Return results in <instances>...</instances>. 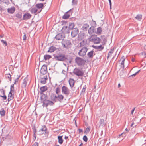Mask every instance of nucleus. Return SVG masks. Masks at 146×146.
Returning <instances> with one entry per match:
<instances>
[{"label":"nucleus","mask_w":146,"mask_h":146,"mask_svg":"<svg viewBox=\"0 0 146 146\" xmlns=\"http://www.w3.org/2000/svg\"><path fill=\"white\" fill-rule=\"evenodd\" d=\"M0 114L2 116H4L5 114V111L3 109H1L0 111Z\"/></svg>","instance_id":"obj_38"},{"label":"nucleus","mask_w":146,"mask_h":146,"mask_svg":"<svg viewBox=\"0 0 146 146\" xmlns=\"http://www.w3.org/2000/svg\"><path fill=\"white\" fill-rule=\"evenodd\" d=\"M137 74V72H136L135 73L131 75H130V76H129V77H130L131 76H136Z\"/></svg>","instance_id":"obj_56"},{"label":"nucleus","mask_w":146,"mask_h":146,"mask_svg":"<svg viewBox=\"0 0 146 146\" xmlns=\"http://www.w3.org/2000/svg\"><path fill=\"white\" fill-rule=\"evenodd\" d=\"M75 61L76 62L79 66L84 65V60L79 57H76Z\"/></svg>","instance_id":"obj_6"},{"label":"nucleus","mask_w":146,"mask_h":146,"mask_svg":"<svg viewBox=\"0 0 146 146\" xmlns=\"http://www.w3.org/2000/svg\"><path fill=\"white\" fill-rule=\"evenodd\" d=\"M5 77L6 78H8L9 79V80L11 81V76L10 74H6L5 75Z\"/></svg>","instance_id":"obj_36"},{"label":"nucleus","mask_w":146,"mask_h":146,"mask_svg":"<svg viewBox=\"0 0 146 146\" xmlns=\"http://www.w3.org/2000/svg\"><path fill=\"white\" fill-rule=\"evenodd\" d=\"M48 78L46 76H45L41 78L40 80V82L43 84H45L46 83V80Z\"/></svg>","instance_id":"obj_25"},{"label":"nucleus","mask_w":146,"mask_h":146,"mask_svg":"<svg viewBox=\"0 0 146 146\" xmlns=\"http://www.w3.org/2000/svg\"><path fill=\"white\" fill-rule=\"evenodd\" d=\"M72 4L73 5H76L77 3V0H72Z\"/></svg>","instance_id":"obj_47"},{"label":"nucleus","mask_w":146,"mask_h":146,"mask_svg":"<svg viewBox=\"0 0 146 146\" xmlns=\"http://www.w3.org/2000/svg\"><path fill=\"white\" fill-rule=\"evenodd\" d=\"M83 139L84 141L86 142H87L88 141V138L87 137L86 135L84 136Z\"/></svg>","instance_id":"obj_46"},{"label":"nucleus","mask_w":146,"mask_h":146,"mask_svg":"<svg viewBox=\"0 0 146 146\" xmlns=\"http://www.w3.org/2000/svg\"><path fill=\"white\" fill-rule=\"evenodd\" d=\"M55 50V47L53 46H51L50 47L48 52H53Z\"/></svg>","instance_id":"obj_35"},{"label":"nucleus","mask_w":146,"mask_h":146,"mask_svg":"<svg viewBox=\"0 0 146 146\" xmlns=\"http://www.w3.org/2000/svg\"><path fill=\"white\" fill-rule=\"evenodd\" d=\"M16 17L19 19L21 18L22 17V13H17L16 14Z\"/></svg>","instance_id":"obj_41"},{"label":"nucleus","mask_w":146,"mask_h":146,"mask_svg":"<svg viewBox=\"0 0 146 146\" xmlns=\"http://www.w3.org/2000/svg\"><path fill=\"white\" fill-rule=\"evenodd\" d=\"M28 80V78L27 77H26L23 80V84L22 85V87L23 88H25L27 84V81Z\"/></svg>","instance_id":"obj_18"},{"label":"nucleus","mask_w":146,"mask_h":146,"mask_svg":"<svg viewBox=\"0 0 146 146\" xmlns=\"http://www.w3.org/2000/svg\"><path fill=\"white\" fill-rule=\"evenodd\" d=\"M120 76H122L123 75V70H121L120 71Z\"/></svg>","instance_id":"obj_57"},{"label":"nucleus","mask_w":146,"mask_h":146,"mask_svg":"<svg viewBox=\"0 0 146 146\" xmlns=\"http://www.w3.org/2000/svg\"><path fill=\"white\" fill-rule=\"evenodd\" d=\"M79 30L77 28H74L72 30L71 32V36L72 37H75L78 34Z\"/></svg>","instance_id":"obj_8"},{"label":"nucleus","mask_w":146,"mask_h":146,"mask_svg":"<svg viewBox=\"0 0 146 146\" xmlns=\"http://www.w3.org/2000/svg\"><path fill=\"white\" fill-rule=\"evenodd\" d=\"M84 33H80L78 35V38L79 39H82L84 38Z\"/></svg>","instance_id":"obj_37"},{"label":"nucleus","mask_w":146,"mask_h":146,"mask_svg":"<svg viewBox=\"0 0 146 146\" xmlns=\"http://www.w3.org/2000/svg\"><path fill=\"white\" fill-rule=\"evenodd\" d=\"M60 92V89L58 87L56 88V94H58Z\"/></svg>","instance_id":"obj_50"},{"label":"nucleus","mask_w":146,"mask_h":146,"mask_svg":"<svg viewBox=\"0 0 146 146\" xmlns=\"http://www.w3.org/2000/svg\"><path fill=\"white\" fill-rule=\"evenodd\" d=\"M38 10L36 8H32L31 10L32 13H34L35 15H36L37 12L38 13Z\"/></svg>","instance_id":"obj_26"},{"label":"nucleus","mask_w":146,"mask_h":146,"mask_svg":"<svg viewBox=\"0 0 146 146\" xmlns=\"http://www.w3.org/2000/svg\"><path fill=\"white\" fill-rule=\"evenodd\" d=\"M38 143L36 142L34 143L32 146H38Z\"/></svg>","instance_id":"obj_53"},{"label":"nucleus","mask_w":146,"mask_h":146,"mask_svg":"<svg viewBox=\"0 0 146 146\" xmlns=\"http://www.w3.org/2000/svg\"><path fill=\"white\" fill-rule=\"evenodd\" d=\"M74 23H69V27H68L69 29L70 30L74 29Z\"/></svg>","instance_id":"obj_32"},{"label":"nucleus","mask_w":146,"mask_h":146,"mask_svg":"<svg viewBox=\"0 0 146 146\" xmlns=\"http://www.w3.org/2000/svg\"><path fill=\"white\" fill-rule=\"evenodd\" d=\"M73 73L75 75L78 76H82L84 74V72L82 69L80 68H75Z\"/></svg>","instance_id":"obj_2"},{"label":"nucleus","mask_w":146,"mask_h":146,"mask_svg":"<svg viewBox=\"0 0 146 146\" xmlns=\"http://www.w3.org/2000/svg\"><path fill=\"white\" fill-rule=\"evenodd\" d=\"M62 45L63 47H64V48H68V47H67L66 46V45L65 44V43H62Z\"/></svg>","instance_id":"obj_54"},{"label":"nucleus","mask_w":146,"mask_h":146,"mask_svg":"<svg viewBox=\"0 0 146 146\" xmlns=\"http://www.w3.org/2000/svg\"><path fill=\"white\" fill-rule=\"evenodd\" d=\"M90 131V129L89 128H87L86 129V130L85 131V133L86 134H87Z\"/></svg>","instance_id":"obj_45"},{"label":"nucleus","mask_w":146,"mask_h":146,"mask_svg":"<svg viewBox=\"0 0 146 146\" xmlns=\"http://www.w3.org/2000/svg\"><path fill=\"white\" fill-rule=\"evenodd\" d=\"M24 35L23 37V40H26V34L25 33H23Z\"/></svg>","instance_id":"obj_55"},{"label":"nucleus","mask_w":146,"mask_h":146,"mask_svg":"<svg viewBox=\"0 0 146 146\" xmlns=\"http://www.w3.org/2000/svg\"><path fill=\"white\" fill-rule=\"evenodd\" d=\"M134 109L133 110L131 111V114H133L134 111Z\"/></svg>","instance_id":"obj_63"},{"label":"nucleus","mask_w":146,"mask_h":146,"mask_svg":"<svg viewBox=\"0 0 146 146\" xmlns=\"http://www.w3.org/2000/svg\"><path fill=\"white\" fill-rule=\"evenodd\" d=\"M64 43L66 46L67 47H68V48H69L70 47V45H71V42L68 40H65Z\"/></svg>","instance_id":"obj_31"},{"label":"nucleus","mask_w":146,"mask_h":146,"mask_svg":"<svg viewBox=\"0 0 146 146\" xmlns=\"http://www.w3.org/2000/svg\"><path fill=\"white\" fill-rule=\"evenodd\" d=\"M13 92H14L10 91L9 92L8 94V98L7 99L8 102L10 101L13 98L14 96L12 94V93Z\"/></svg>","instance_id":"obj_16"},{"label":"nucleus","mask_w":146,"mask_h":146,"mask_svg":"<svg viewBox=\"0 0 146 146\" xmlns=\"http://www.w3.org/2000/svg\"><path fill=\"white\" fill-rule=\"evenodd\" d=\"M89 39L90 41L92 42L95 44L100 43L101 41V39L98 37H96V35L94 37L93 36H92L89 38Z\"/></svg>","instance_id":"obj_4"},{"label":"nucleus","mask_w":146,"mask_h":146,"mask_svg":"<svg viewBox=\"0 0 146 146\" xmlns=\"http://www.w3.org/2000/svg\"><path fill=\"white\" fill-rule=\"evenodd\" d=\"M47 72V66L46 65H43L40 70V73L43 75L46 74Z\"/></svg>","instance_id":"obj_10"},{"label":"nucleus","mask_w":146,"mask_h":146,"mask_svg":"<svg viewBox=\"0 0 146 146\" xmlns=\"http://www.w3.org/2000/svg\"><path fill=\"white\" fill-rule=\"evenodd\" d=\"M41 102L43 103V105L44 106L47 107L48 106H52L54 104L52 101L47 100L46 98H43L41 97Z\"/></svg>","instance_id":"obj_1"},{"label":"nucleus","mask_w":146,"mask_h":146,"mask_svg":"<svg viewBox=\"0 0 146 146\" xmlns=\"http://www.w3.org/2000/svg\"><path fill=\"white\" fill-rule=\"evenodd\" d=\"M89 25L87 24H85L83 25L82 27V29L84 31H86L89 28Z\"/></svg>","instance_id":"obj_28"},{"label":"nucleus","mask_w":146,"mask_h":146,"mask_svg":"<svg viewBox=\"0 0 146 146\" xmlns=\"http://www.w3.org/2000/svg\"><path fill=\"white\" fill-rule=\"evenodd\" d=\"M72 14V12L71 10H70L68 12H67L63 16L62 18L64 19H67Z\"/></svg>","instance_id":"obj_12"},{"label":"nucleus","mask_w":146,"mask_h":146,"mask_svg":"<svg viewBox=\"0 0 146 146\" xmlns=\"http://www.w3.org/2000/svg\"><path fill=\"white\" fill-rule=\"evenodd\" d=\"M68 138V136H65V137H64V139H66V140Z\"/></svg>","instance_id":"obj_62"},{"label":"nucleus","mask_w":146,"mask_h":146,"mask_svg":"<svg viewBox=\"0 0 146 146\" xmlns=\"http://www.w3.org/2000/svg\"><path fill=\"white\" fill-rule=\"evenodd\" d=\"M85 91V89L84 88L82 89V92H84Z\"/></svg>","instance_id":"obj_60"},{"label":"nucleus","mask_w":146,"mask_h":146,"mask_svg":"<svg viewBox=\"0 0 146 146\" xmlns=\"http://www.w3.org/2000/svg\"><path fill=\"white\" fill-rule=\"evenodd\" d=\"M11 92H14V84H13L11 86L10 91Z\"/></svg>","instance_id":"obj_44"},{"label":"nucleus","mask_w":146,"mask_h":146,"mask_svg":"<svg viewBox=\"0 0 146 146\" xmlns=\"http://www.w3.org/2000/svg\"><path fill=\"white\" fill-rule=\"evenodd\" d=\"M54 58L56 60L60 61H64L67 59L65 55L62 54H58L54 56Z\"/></svg>","instance_id":"obj_3"},{"label":"nucleus","mask_w":146,"mask_h":146,"mask_svg":"<svg viewBox=\"0 0 146 146\" xmlns=\"http://www.w3.org/2000/svg\"><path fill=\"white\" fill-rule=\"evenodd\" d=\"M0 91H1V93L3 95V94H5V91L3 89H1L0 90Z\"/></svg>","instance_id":"obj_52"},{"label":"nucleus","mask_w":146,"mask_h":146,"mask_svg":"<svg viewBox=\"0 0 146 146\" xmlns=\"http://www.w3.org/2000/svg\"><path fill=\"white\" fill-rule=\"evenodd\" d=\"M20 76H17V78L16 79H15V82L14 83V84H16V82H18V80L20 78Z\"/></svg>","instance_id":"obj_48"},{"label":"nucleus","mask_w":146,"mask_h":146,"mask_svg":"<svg viewBox=\"0 0 146 146\" xmlns=\"http://www.w3.org/2000/svg\"><path fill=\"white\" fill-rule=\"evenodd\" d=\"M31 16V15L29 13H25L23 17V20H27L30 19Z\"/></svg>","instance_id":"obj_13"},{"label":"nucleus","mask_w":146,"mask_h":146,"mask_svg":"<svg viewBox=\"0 0 146 146\" xmlns=\"http://www.w3.org/2000/svg\"><path fill=\"white\" fill-rule=\"evenodd\" d=\"M74 80L73 79L70 78L69 80V83L70 87L72 88L74 86Z\"/></svg>","instance_id":"obj_19"},{"label":"nucleus","mask_w":146,"mask_h":146,"mask_svg":"<svg viewBox=\"0 0 146 146\" xmlns=\"http://www.w3.org/2000/svg\"><path fill=\"white\" fill-rule=\"evenodd\" d=\"M62 93L66 95H68L70 93L69 89L66 87L64 86L62 88Z\"/></svg>","instance_id":"obj_7"},{"label":"nucleus","mask_w":146,"mask_h":146,"mask_svg":"<svg viewBox=\"0 0 146 146\" xmlns=\"http://www.w3.org/2000/svg\"><path fill=\"white\" fill-rule=\"evenodd\" d=\"M94 52L93 50H92L90 52H89L87 54V56L89 58H92L93 56V55L94 54Z\"/></svg>","instance_id":"obj_33"},{"label":"nucleus","mask_w":146,"mask_h":146,"mask_svg":"<svg viewBox=\"0 0 146 146\" xmlns=\"http://www.w3.org/2000/svg\"><path fill=\"white\" fill-rule=\"evenodd\" d=\"M102 31V28L101 27L98 28L97 29V33L98 34H100Z\"/></svg>","instance_id":"obj_40"},{"label":"nucleus","mask_w":146,"mask_h":146,"mask_svg":"<svg viewBox=\"0 0 146 146\" xmlns=\"http://www.w3.org/2000/svg\"><path fill=\"white\" fill-rule=\"evenodd\" d=\"M109 1L110 3V5H111V0H109Z\"/></svg>","instance_id":"obj_61"},{"label":"nucleus","mask_w":146,"mask_h":146,"mask_svg":"<svg viewBox=\"0 0 146 146\" xmlns=\"http://www.w3.org/2000/svg\"><path fill=\"white\" fill-rule=\"evenodd\" d=\"M8 136H9V135H7L6 136V137H5V138H6V139H8V138H8Z\"/></svg>","instance_id":"obj_64"},{"label":"nucleus","mask_w":146,"mask_h":146,"mask_svg":"<svg viewBox=\"0 0 146 146\" xmlns=\"http://www.w3.org/2000/svg\"><path fill=\"white\" fill-rule=\"evenodd\" d=\"M51 58V56L49 55H45L44 56V59L47 60Z\"/></svg>","instance_id":"obj_39"},{"label":"nucleus","mask_w":146,"mask_h":146,"mask_svg":"<svg viewBox=\"0 0 146 146\" xmlns=\"http://www.w3.org/2000/svg\"><path fill=\"white\" fill-rule=\"evenodd\" d=\"M64 98V97L61 94L58 95V96H57V99L60 102H61L62 101Z\"/></svg>","instance_id":"obj_22"},{"label":"nucleus","mask_w":146,"mask_h":146,"mask_svg":"<svg viewBox=\"0 0 146 146\" xmlns=\"http://www.w3.org/2000/svg\"><path fill=\"white\" fill-rule=\"evenodd\" d=\"M88 50V49L87 47H83L80 50L78 53V55L80 56H83L86 55Z\"/></svg>","instance_id":"obj_5"},{"label":"nucleus","mask_w":146,"mask_h":146,"mask_svg":"<svg viewBox=\"0 0 146 146\" xmlns=\"http://www.w3.org/2000/svg\"><path fill=\"white\" fill-rule=\"evenodd\" d=\"M114 49H112L109 52L108 54V56L107 57V59H108V58L109 57H111V56L112 54L113 53V51H114Z\"/></svg>","instance_id":"obj_34"},{"label":"nucleus","mask_w":146,"mask_h":146,"mask_svg":"<svg viewBox=\"0 0 146 146\" xmlns=\"http://www.w3.org/2000/svg\"><path fill=\"white\" fill-rule=\"evenodd\" d=\"M62 137L63 136H58V143L60 144H62L63 143V140L62 138Z\"/></svg>","instance_id":"obj_29"},{"label":"nucleus","mask_w":146,"mask_h":146,"mask_svg":"<svg viewBox=\"0 0 146 146\" xmlns=\"http://www.w3.org/2000/svg\"><path fill=\"white\" fill-rule=\"evenodd\" d=\"M121 59L122 60V62L121 63V65H123V68H124V61L125 60V58H121Z\"/></svg>","instance_id":"obj_43"},{"label":"nucleus","mask_w":146,"mask_h":146,"mask_svg":"<svg viewBox=\"0 0 146 146\" xmlns=\"http://www.w3.org/2000/svg\"><path fill=\"white\" fill-rule=\"evenodd\" d=\"M79 132L80 133L82 132L83 131L81 129H79Z\"/></svg>","instance_id":"obj_58"},{"label":"nucleus","mask_w":146,"mask_h":146,"mask_svg":"<svg viewBox=\"0 0 146 146\" xmlns=\"http://www.w3.org/2000/svg\"><path fill=\"white\" fill-rule=\"evenodd\" d=\"M40 94H43V92L46 91L47 90V87L46 86H44L41 87L40 88Z\"/></svg>","instance_id":"obj_20"},{"label":"nucleus","mask_w":146,"mask_h":146,"mask_svg":"<svg viewBox=\"0 0 146 146\" xmlns=\"http://www.w3.org/2000/svg\"><path fill=\"white\" fill-rule=\"evenodd\" d=\"M0 96L1 97H2L3 98L4 100H5L7 99V97L6 96L5 94H3V95H0Z\"/></svg>","instance_id":"obj_49"},{"label":"nucleus","mask_w":146,"mask_h":146,"mask_svg":"<svg viewBox=\"0 0 146 146\" xmlns=\"http://www.w3.org/2000/svg\"><path fill=\"white\" fill-rule=\"evenodd\" d=\"M15 8L14 7H13L10 8H9L7 9L8 12L11 14L13 13H14L15 11Z\"/></svg>","instance_id":"obj_21"},{"label":"nucleus","mask_w":146,"mask_h":146,"mask_svg":"<svg viewBox=\"0 0 146 146\" xmlns=\"http://www.w3.org/2000/svg\"><path fill=\"white\" fill-rule=\"evenodd\" d=\"M94 47L96 49L98 50L99 51L102 50L104 48V47L102 45L98 46H95Z\"/></svg>","instance_id":"obj_30"},{"label":"nucleus","mask_w":146,"mask_h":146,"mask_svg":"<svg viewBox=\"0 0 146 146\" xmlns=\"http://www.w3.org/2000/svg\"><path fill=\"white\" fill-rule=\"evenodd\" d=\"M1 41L3 44H4L5 45V46H7V44L6 41H5L3 40H1Z\"/></svg>","instance_id":"obj_51"},{"label":"nucleus","mask_w":146,"mask_h":146,"mask_svg":"<svg viewBox=\"0 0 146 146\" xmlns=\"http://www.w3.org/2000/svg\"><path fill=\"white\" fill-rule=\"evenodd\" d=\"M50 98L52 101L56 102V100L57 99V96L54 94H52L50 96Z\"/></svg>","instance_id":"obj_27"},{"label":"nucleus","mask_w":146,"mask_h":146,"mask_svg":"<svg viewBox=\"0 0 146 146\" xmlns=\"http://www.w3.org/2000/svg\"><path fill=\"white\" fill-rule=\"evenodd\" d=\"M100 124L99 127H103L105 125V123L104 121V120L103 119H101L99 122Z\"/></svg>","instance_id":"obj_24"},{"label":"nucleus","mask_w":146,"mask_h":146,"mask_svg":"<svg viewBox=\"0 0 146 146\" xmlns=\"http://www.w3.org/2000/svg\"><path fill=\"white\" fill-rule=\"evenodd\" d=\"M55 39L57 40H61L63 38V35L61 33L58 34L55 37Z\"/></svg>","instance_id":"obj_15"},{"label":"nucleus","mask_w":146,"mask_h":146,"mask_svg":"<svg viewBox=\"0 0 146 146\" xmlns=\"http://www.w3.org/2000/svg\"><path fill=\"white\" fill-rule=\"evenodd\" d=\"M134 124V123L133 122L131 125V127H132Z\"/></svg>","instance_id":"obj_59"},{"label":"nucleus","mask_w":146,"mask_h":146,"mask_svg":"<svg viewBox=\"0 0 146 146\" xmlns=\"http://www.w3.org/2000/svg\"><path fill=\"white\" fill-rule=\"evenodd\" d=\"M47 130V128L45 125L42 126L40 129L38 131V135H41L44 134V132L46 133Z\"/></svg>","instance_id":"obj_9"},{"label":"nucleus","mask_w":146,"mask_h":146,"mask_svg":"<svg viewBox=\"0 0 146 146\" xmlns=\"http://www.w3.org/2000/svg\"><path fill=\"white\" fill-rule=\"evenodd\" d=\"M32 129H33V139L35 140L36 138V130L35 127H34Z\"/></svg>","instance_id":"obj_17"},{"label":"nucleus","mask_w":146,"mask_h":146,"mask_svg":"<svg viewBox=\"0 0 146 146\" xmlns=\"http://www.w3.org/2000/svg\"><path fill=\"white\" fill-rule=\"evenodd\" d=\"M44 6V4L43 3L37 4L36 5V7L37 9H39L38 13H40L42 10V9Z\"/></svg>","instance_id":"obj_14"},{"label":"nucleus","mask_w":146,"mask_h":146,"mask_svg":"<svg viewBox=\"0 0 146 146\" xmlns=\"http://www.w3.org/2000/svg\"><path fill=\"white\" fill-rule=\"evenodd\" d=\"M62 31L64 33H68L70 32V30L67 26H64L62 28Z\"/></svg>","instance_id":"obj_11"},{"label":"nucleus","mask_w":146,"mask_h":146,"mask_svg":"<svg viewBox=\"0 0 146 146\" xmlns=\"http://www.w3.org/2000/svg\"><path fill=\"white\" fill-rule=\"evenodd\" d=\"M142 18V15L141 14L137 15V20L141 21Z\"/></svg>","instance_id":"obj_42"},{"label":"nucleus","mask_w":146,"mask_h":146,"mask_svg":"<svg viewBox=\"0 0 146 146\" xmlns=\"http://www.w3.org/2000/svg\"><path fill=\"white\" fill-rule=\"evenodd\" d=\"M95 29L94 27H90L88 30V33L90 35L92 34L94 32Z\"/></svg>","instance_id":"obj_23"}]
</instances>
